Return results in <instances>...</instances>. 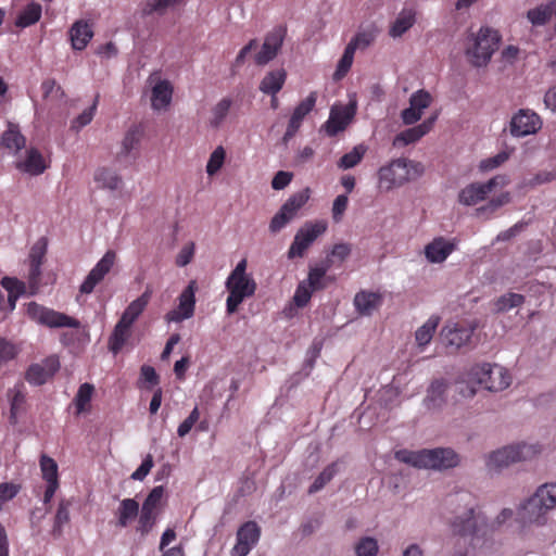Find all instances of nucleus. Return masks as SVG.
<instances>
[{
  "label": "nucleus",
  "instance_id": "1",
  "mask_svg": "<svg viewBox=\"0 0 556 556\" xmlns=\"http://www.w3.org/2000/svg\"><path fill=\"white\" fill-rule=\"evenodd\" d=\"M455 506V516L450 521L454 535L468 539L476 545L480 539L511 520L516 515L510 508H503L495 518L489 519L486 511L479 506L468 492L456 494L450 501Z\"/></svg>",
  "mask_w": 556,
  "mask_h": 556
},
{
  "label": "nucleus",
  "instance_id": "2",
  "mask_svg": "<svg viewBox=\"0 0 556 556\" xmlns=\"http://www.w3.org/2000/svg\"><path fill=\"white\" fill-rule=\"evenodd\" d=\"M511 381L510 372L502 365L481 363L470 367L465 384H460L458 390L464 396L471 397L477 392L475 386L490 392H501L507 389Z\"/></svg>",
  "mask_w": 556,
  "mask_h": 556
},
{
  "label": "nucleus",
  "instance_id": "3",
  "mask_svg": "<svg viewBox=\"0 0 556 556\" xmlns=\"http://www.w3.org/2000/svg\"><path fill=\"white\" fill-rule=\"evenodd\" d=\"M247 268L248 261L242 258L226 279V311L229 315L236 313L245 299L255 294L257 285L252 275L247 273Z\"/></svg>",
  "mask_w": 556,
  "mask_h": 556
},
{
  "label": "nucleus",
  "instance_id": "4",
  "mask_svg": "<svg viewBox=\"0 0 556 556\" xmlns=\"http://www.w3.org/2000/svg\"><path fill=\"white\" fill-rule=\"evenodd\" d=\"M422 170L420 163L406 159L394 160L379 169L378 186L381 190L390 191L418 178Z\"/></svg>",
  "mask_w": 556,
  "mask_h": 556
},
{
  "label": "nucleus",
  "instance_id": "5",
  "mask_svg": "<svg viewBox=\"0 0 556 556\" xmlns=\"http://www.w3.org/2000/svg\"><path fill=\"white\" fill-rule=\"evenodd\" d=\"M146 84L151 110L156 113L169 111L174 97L173 81L155 71L148 76Z\"/></svg>",
  "mask_w": 556,
  "mask_h": 556
},
{
  "label": "nucleus",
  "instance_id": "6",
  "mask_svg": "<svg viewBox=\"0 0 556 556\" xmlns=\"http://www.w3.org/2000/svg\"><path fill=\"white\" fill-rule=\"evenodd\" d=\"M328 224L325 220L305 223L294 236V239L288 250V258L293 260L302 257L313 242L326 232Z\"/></svg>",
  "mask_w": 556,
  "mask_h": 556
},
{
  "label": "nucleus",
  "instance_id": "7",
  "mask_svg": "<svg viewBox=\"0 0 556 556\" xmlns=\"http://www.w3.org/2000/svg\"><path fill=\"white\" fill-rule=\"evenodd\" d=\"M508 184L504 175H497L485 182H471L458 192V202L465 206H473L486 199L496 188H503Z\"/></svg>",
  "mask_w": 556,
  "mask_h": 556
},
{
  "label": "nucleus",
  "instance_id": "8",
  "mask_svg": "<svg viewBox=\"0 0 556 556\" xmlns=\"http://www.w3.org/2000/svg\"><path fill=\"white\" fill-rule=\"evenodd\" d=\"M27 315L34 321L45 325L50 328H79L80 323L64 313L41 306L36 302H30L27 305Z\"/></svg>",
  "mask_w": 556,
  "mask_h": 556
},
{
  "label": "nucleus",
  "instance_id": "9",
  "mask_svg": "<svg viewBox=\"0 0 556 556\" xmlns=\"http://www.w3.org/2000/svg\"><path fill=\"white\" fill-rule=\"evenodd\" d=\"M281 42V37H254L240 51L238 60L250 55L257 64H266L276 56Z\"/></svg>",
  "mask_w": 556,
  "mask_h": 556
},
{
  "label": "nucleus",
  "instance_id": "10",
  "mask_svg": "<svg viewBox=\"0 0 556 556\" xmlns=\"http://www.w3.org/2000/svg\"><path fill=\"white\" fill-rule=\"evenodd\" d=\"M500 37H467L466 56L477 67L485 66L498 47Z\"/></svg>",
  "mask_w": 556,
  "mask_h": 556
},
{
  "label": "nucleus",
  "instance_id": "11",
  "mask_svg": "<svg viewBox=\"0 0 556 556\" xmlns=\"http://www.w3.org/2000/svg\"><path fill=\"white\" fill-rule=\"evenodd\" d=\"M542 125L538 113L530 109H520L510 118L509 132L513 137L521 138L536 134Z\"/></svg>",
  "mask_w": 556,
  "mask_h": 556
},
{
  "label": "nucleus",
  "instance_id": "12",
  "mask_svg": "<svg viewBox=\"0 0 556 556\" xmlns=\"http://www.w3.org/2000/svg\"><path fill=\"white\" fill-rule=\"evenodd\" d=\"M197 289V282L191 280L179 294L177 307L165 314L164 318L167 323L178 324L186 319H190L194 315Z\"/></svg>",
  "mask_w": 556,
  "mask_h": 556
},
{
  "label": "nucleus",
  "instance_id": "13",
  "mask_svg": "<svg viewBox=\"0 0 556 556\" xmlns=\"http://www.w3.org/2000/svg\"><path fill=\"white\" fill-rule=\"evenodd\" d=\"M547 515L546 509L531 495L518 505L515 519L523 528L528 526L543 527L547 523Z\"/></svg>",
  "mask_w": 556,
  "mask_h": 556
},
{
  "label": "nucleus",
  "instance_id": "14",
  "mask_svg": "<svg viewBox=\"0 0 556 556\" xmlns=\"http://www.w3.org/2000/svg\"><path fill=\"white\" fill-rule=\"evenodd\" d=\"M116 262V253L112 250L105 252V254L97 262L85 280L79 287L80 293L90 294L94 288L104 279V277L111 271Z\"/></svg>",
  "mask_w": 556,
  "mask_h": 556
},
{
  "label": "nucleus",
  "instance_id": "15",
  "mask_svg": "<svg viewBox=\"0 0 556 556\" xmlns=\"http://www.w3.org/2000/svg\"><path fill=\"white\" fill-rule=\"evenodd\" d=\"M475 329L472 324L450 321L442 328L440 337L444 345L458 350L470 341Z\"/></svg>",
  "mask_w": 556,
  "mask_h": 556
},
{
  "label": "nucleus",
  "instance_id": "16",
  "mask_svg": "<svg viewBox=\"0 0 556 556\" xmlns=\"http://www.w3.org/2000/svg\"><path fill=\"white\" fill-rule=\"evenodd\" d=\"M261 528L255 521L244 522L236 533V544L230 551L231 556H247L257 544Z\"/></svg>",
  "mask_w": 556,
  "mask_h": 556
},
{
  "label": "nucleus",
  "instance_id": "17",
  "mask_svg": "<svg viewBox=\"0 0 556 556\" xmlns=\"http://www.w3.org/2000/svg\"><path fill=\"white\" fill-rule=\"evenodd\" d=\"M432 94L419 89L409 97V105L401 112V119L405 125H414L421 119L425 111L432 104Z\"/></svg>",
  "mask_w": 556,
  "mask_h": 556
},
{
  "label": "nucleus",
  "instance_id": "18",
  "mask_svg": "<svg viewBox=\"0 0 556 556\" xmlns=\"http://www.w3.org/2000/svg\"><path fill=\"white\" fill-rule=\"evenodd\" d=\"M60 369V361L55 355H51L40 363L31 364L26 374L25 379L34 386H41L51 379Z\"/></svg>",
  "mask_w": 556,
  "mask_h": 556
},
{
  "label": "nucleus",
  "instance_id": "19",
  "mask_svg": "<svg viewBox=\"0 0 556 556\" xmlns=\"http://www.w3.org/2000/svg\"><path fill=\"white\" fill-rule=\"evenodd\" d=\"M14 166L23 174L39 176L49 167V162L38 149L29 148L23 155L17 156Z\"/></svg>",
  "mask_w": 556,
  "mask_h": 556
},
{
  "label": "nucleus",
  "instance_id": "20",
  "mask_svg": "<svg viewBox=\"0 0 556 556\" xmlns=\"http://www.w3.org/2000/svg\"><path fill=\"white\" fill-rule=\"evenodd\" d=\"M438 116L439 114L434 113L428 118H426L422 123L397 134L392 141L393 147L403 148L419 141L424 136H426L432 130L438 119Z\"/></svg>",
  "mask_w": 556,
  "mask_h": 556
},
{
  "label": "nucleus",
  "instance_id": "21",
  "mask_svg": "<svg viewBox=\"0 0 556 556\" xmlns=\"http://www.w3.org/2000/svg\"><path fill=\"white\" fill-rule=\"evenodd\" d=\"M356 112L355 103L348 105H333L330 110L329 118L325 124L326 132L334 136L344 130L351 123Z\"/></svg>",
  "mask_w": 556,
  "mask_h": 556
},
{
  "label": "nucleus",
  "instance_id": "22",
  "mask_svg": "<svg viewBox=\"0 0 556 556\" xmlns=\"http://www.w3.org/2000/svg\"><path fill=\"white\" fill-rule=\"evenodd\" d=\"M457 242L453 239L437 237L424 248L426 260L431 264H441L456 250Z\"/></svg>",
  "mask_w": 556,
  "mask_h": 556
},
{
  "label": "nucleus",
  "instance_id": "23",
  "mask_svg": "<svg viewBox=\"0 0 556 556\" xmlns=\"http://www.w3.org/2000/svg\"><path fill=\"white\" fill-rule=\"evenodd\" d=\"M427 469L444 470L456 467L460 458L458 454L450 447L426 448Z\"/></svg>",
  "mask_w": 556,
  "mask_h": 556
},
{
  "label": "nucleus",
  "instance_id": "24",
  "mask_svg": "<svg viewBox=\"0 0 556 556\" xmlns=\"http://www.w3.org/2000/svg\"><path fill=\"white\" fill-rule=\"evenodd\" d=\"M371 37H355L345 48L333 74L336 80L342 79L353 64L354 53L357 49H366L371 45Z\"/></svg>",
  "mask_w": 556,
  "mask_h": 556
},
{
  "label": "nucleus",
  "instance_id": "25",
  "mask_svg": "<svg viewBox=\"0 0 556 556\" xmlns=\"http://www.w3.org/2000/svg\"><path fill=\"white\" fill-rule=\"evenodd\" d=\"M316 100H317V92L312 91L303 101H301L296 105V108L294 109V111L290 117V121H289V124H288V127H287V130H286V134L283 137L285 140H288L295 135V132L300 128L304 117L314 109Z\"/></svg>",
  "mask_w": 556,
  "mask_h": 556
},
{
  "label": "nucleus",
  "instance_id": "26",
  "mask_svg": "<svg viewBox=\"0 0 556 556\" xmlns=\"http://www.w3.org/2000/svg\"><path fill=\"white\" fill-rule=\"evenodd\" d=\"M139 515V503L134 498H124L114 511L117 528L129 527Z\"/></svg>",
  "mask_w": 556,
  "mask_h": 556
},
{
  "label": "nucleus",
  "instance_id": "27",
  "mask_svg": "<svg viewBox=\"0 0 556 556\" xmlns=\"http://www.w3.org/2000/svg\"><path fill=\"white\" fill-rule=\"evenodd\" d=\"M152 293H153L152 288L150 286H148L140 296L132 300L127 305V307L124 309L119 319H122L123 321H125L127 324L134 325L135 321L140 317V315L147 308V306L151 300Z\"/></svg>",
  "mask_w": 556,
  "mask_h": 556
},
{
  "label": "nucleus",
  "instance_id": "28",
  "mask_svg": "<svg viewBox=\"0 0 556 556\" xmlns=\"http://www.w3.org/2000/svg\"><path fill=\"white\" fill-rule=\"evenodd\" d=\"M517 463L511 444L491 452L485 458V466L489 471H500Z\"/></svg>",
  "mask_w": 556,
  "mask_h": 556
},
{
  "label": "nucleus",
  "instance_id": "29",
  "mask_svg": "<svg viewBox=\"0 0 556 556\" xmlns=\"http://www.w3.org/2000/svg\"><path fill=\"white\" fill-rule=\"evenodd\" d=\"M382 305V295L378 292L361 291L354 296V306L363 316H370Z\"/></svg>",
  "mask_w": 556,
  "mask_h": 556
},
{
  "label": "nucleus",
  "instance_id": "30",
  "mask_svg": "<svg viewBox=\"0 0 556 556\" xmlns=\"http://www.w3.org/2000/svg\"><path fill=\"white\" fill-rule=\"evenodd\" d=\"M93 180L101 189L117 191L123 186L122 176L113 168L99 167L93 175Z\"/></svg>",
  "mask_w": 556,
  "mask_h": 556
},
{
  "label": "nucleus",
  "instance_id": "31",
  "mask_svg": "<svg viewBox=\"0 0 556 556\" xmlns=\"http://www.w3.org/2000/svg\"><path fill=\"white\" fill-rule=\"evenodd\" d=\"M233 105V100L230 97H224L217 101L210 111L207 119L208 126L214 129H218L226 122L230 110Z\"/></svg>",
  "mask_w": 556,
  "mask_h": 556
},
{
  "label": "nucleus",
  "instance_id": "32",
  "mask_svg": "<svg viewBox=\"0 0 556 556\" xmlns=\"http://www.w3.org/2000/svg\"><path fill=\"white\" fill-rule=\"evenodd\" d=\"M1 146L14 155L25 148L26 138L20 131L17 125L12 123L8 124V128L1 137Z\"/></svg>",
  "mask_w": 556,
  "mask_h": 556
},
{
  "label": "nucleus",
  "instance_id": "33",
  "mask_svg": "<svg viewBox=\"0 0 556 556\" xmlns=\"http://www.w3.org/2000/svg\"><path fill=\"white\" fill-rule=\"evenodd\" d=\"M131 327L132 325L127 324L122 319L116 323L109 338V349L113 354L116 355L128 341L131 336Z\"/></svg>",
  "mask_w": 556,
  "mask_h": 556
},
{
  "label": "nucleus",
  "instance_id": "34",
  "mask_svg": "<svg viewBox=\"0 0 556 556\" xmlns=\"http://www.w3.org/2000/svg\"><path fill=\"white\" fill-rule=\"evenodd\" d=\"M287 74L279 68L265 75L260 84V90L266 94L276 96L285 85Z\"/></svg>",
  "mask_w": 556,
  "mask_h": 556
},
{
  "label": "nucleus",
  "instance_id": "35",
  "mask_svg": "<svg viewBox=\"0 0 556 556\" xmlns=\"http://www.w3.org/2000/svg\"><path fill=\"white\" fill-rule=\"evenodd\" d=\"M532 495L547 513L556 509V482L541 484Z\"/></svg>",
  "mask_w": 556,
  "mask_h": 556
},
{
  "label": "nucleus",
  "instance_id": "36",
  "mask_svg": "<svg viewBox=\"0 0 556 556\" xmlns=\"http://www.w3.org/2000/svg\"><path fill=\"white\" fill-rule=\"evenodd\" d=\"M511 447L517 463L532 460L542 453V445L535 442H517Z\"/></svg>",
  "mask_w": 556,
  "mask_h": 556
},
{
  "label": "nucleus",
  "instance_id": "37",
  "mask_svg": "<svg viewBox=\"0 0 556 556\" xmlns=\"http://www.w3.org/2000/svg\"><path fill=\"white\" fill-rule=\"evenodd\" d=\"M394 457L399 462L412 467L427 469L426 448L420 451L399 450L395 452Z\"/></svg>",
  "mask_w": 556,
  "mask_h": 556
},
{
  "label": "nucleus",
  "instance_id": "38",
  "mask_svg": "<svg viewBox=\"0 0 556 556\" xmlns=\"http://www.w3.org/2000/svg\"><path fill=\"white\" fill-rule=\"evenodd\" d=\"M439 324L440 317L432 315L416 330L415 340L419 348H424L430 343Z\"/></svg>",
  "mask_w": 556,
  "mask_h": 556
},
{
  "label": "nucleus",
  "instance_id": "39",
  "mask_svg": "<svg viewBox=\"0 0 556 556\" xmlns=\"http://www.w3.org/2000/svg\"><path fill=\"white\" fill-rule=\"evenodd\" d=\"M553 15L556 16V10H554L551 1L540 4L527 12L528 20L534 26L547 24Z\"/></svg>",
  "mask_w": 556,
  "mask_h": 556
},
{
  "label": "nucleus",
  "instance_id": "40",
  "mask_svg": "<svg viewBox=\"0 0 556 556\" xmlns=\"http://www.w3.org/2000/svg\"><path fill=\"white\" fill-rule=\"evenodd\" d=\"M227 157L226 149L217 146L210 154L205 165V173L210 178L215 177L224 167Z\"/></svg>",
  "mask_w": 556,
  "mask_h": 556
},
{
  "label": "nucleus",
  "instance_id": "41",
  "mask_svg": "<svg viewBox=\"0 0 556 556\" xmlns=\"http://www.w3.org/2000/svg\"><path fill=\"white\" fill-rule=\"evenodd\" d=\"M41 16V5L38 3L28 4L23 11L20 12L15 20L17 27H27L39 21Z\"/></svg>",
  "mask_w": 556,
  "mask_h": 556
},
{
  "label": "nucleus",
  "instance_id": "42",
  "mask_svg": "<svg viewBox=\"0 0 556 556\" xmlns=\"http://www.w3.org/2000/svg\"><path fill=\"white\" fill-rule=\"evenodd\" d=\"M93 393L94 387L91 383L85 382L79 387L74 399L76 413L78 415L89 410V404Z\"/></svg>",
  "mask_w": 556,
  "mask_h": 556
},
{
  "label": "nucleus",
  "instance_id": "43",
  "mask_svg": "<svg viewBox=\"0 0 556 556\" xmlns=\"http://www.w3.org/2000/svg\"><path fill=\"white\" fill-rule=\"evenodd\" d=\"M39 465L42 479L47 482V484L59 483V467L53 458L47 455H42L40 457Z\"/></svg>",
  "mask_w": 556,
  "mask_h": 556
},
{
  "label": "nucleus",
  "instance_id": "44",
  "mask_svg": "<svg viewBox=\"0 0 556 556\" xmlns=\"http://www.w3.org/2000/svg\"><path fill=\"white\" fill-rule=\"evenodd\" d=\"M554 180H556V167L555 166L549 167V168H544V169L540 170L539 173H536L535 175H533L532 177L523 179L521 185L525 188H535L538 186L552 182Z\"/></svg>",
  "mask_w": 556,
  "mask_h": 556
},
{
  "label": "nucleus",
  "instance_id": "45",
  "mask_svg": "<svg viewBox=\"0 0 556 556\" xmlns=\"http://www.w3.org/2000/svg\"><path fill=\"white\" fill-rule=\"evenodd\" d=\"M159 517V513L151 510L149 508L141 507V510L139 509L138 515V525H137V531L141 534L149 533L154 525L156 523Z\"/></svg>",
  "mask_w": 556,
  "mask_h": 556
},
{
  "label": "nucleus",
  "instance_id": "46",
  "mask_svg": "<svg viewBox=\"0 0 556 556\" xmlns=\"http://www.w3.org/2000/svg\"><path fill=\"white\" fill-rule=\"evenodd\" d=\"M356 556H377L379 553V544L375 538L363 536L354 545Z\"/></svg>",
  "mask_w": 556,
  "mask_h": 556
},
{
  "label": "nucleus",
  "instance_id": "47",
  "mask_svg": "<svg viewBox=\"0 0 556 556\" xmlns=\"http://www.w3.org/2000/svg\"><path fill=\"white\" fill-rule=\"evenodd\" d=\"M367 148L364 144H358L349 153H345L339 161L338 166L342 169H349L356 166L364 157Z\"/></svg>",
  "mask_w": 556,
  "mask_h": 556
},
{
  "label": "nucleus",
  "instance_id": "48",
  "mask_svg": "<svg viewBox=\"0 0 556 556\" xmlns=\"http://www.w3.org/2000/svg\"><path fill=\"white\" fill-rule=\"evenodd\" d=\"M525 302V296L518 293H507L500 296L494 305L496 312L503 313L507 312L514 307H518Z\"/></svg>",
  "mask_w": 556,
  "mask_h": 556
},
{
  "label": "nucleus",
  "instance_id": "49",
  "mask_svg": "<svg viewBox=\"0 0 556 556\" xmlns=\"http://www.w3.org/2000/svg\"><path fill=\"white\" fill-rule=\"evenodd\" d=\"M415 23V14L412 11H403L393 23L390 35H403Z\"/></svg>",
  "mask_w": 556,
  "mask_h": 556
},
{
  "label": "nucleus",
  "instance_id": "50",
  "mask_svg": "<svg viewBox=\"0 0 556 556\" xmlns=\"http://www.w3.org/2000/svg\"><path fill=\"white\" fill-rule=\"evenodd\" d=\"M338 472V465L337 463H332L329 466H327L319 476L315 479L313 484L309 486L308 492L315 493L321 490L328 482L332 480V478Z\"/></svg>",
  "mask_w": 556,
  "mask_h": 556
},
{
  "label": "nucleus",
  "instance_id": "51",
  "mask_svg": "<svg viewBox=\"0 0 556 556\" xmlns=\"http://www.w3.org/2000/svg\"><path fill=\"white\" fill-rule=\"evenodd\" d=\"M510 194L509 192H503L494 198H492L485 205L479 207L477 210L478 215L489 216L493 214L496 210L502 207L503 205L509 203Z\"/></svg>",
  "mask_w": 556,
  "mask_h": 556
},
{
  "label": "nucleus",
  "instance_id": "52",
  "mask_svg": "<svg viewBox=\"0 0 556 556\" xmlns=\"http://www.w3.org/2000/svg\"><path fill=\"white\" fill-rule=\"evenodd\" d=\"M8 397L11 405V417L16 418V415L21 410L24 401H25V394L23 391L22 384H16L8 392Z\"/></svg>",
  "mask_w": 556,
  "mask_h": 556
},
{
  "label": "nucleus",
  "instance_id": "53",
  "mask_svg": "<svg viewBox=\"0 0 556 556\" xmlns=\"http://www.w3.org/2000/svg\"><path fill=\"white\" fill-rule=\"evenodd\" d=\"M510 156L509 151H501L497 154L490 156L488 159H484L479 164V169L481 172H490L493 170L501 165H503Z\"/></svg>",
  "mask_w": 556,
  "mask_h": 556
},
{
  "label": "nucleus",
  "instance_id": "54",
  "mask_svg": "<svg viewBox=\"0 0 556 556\" xmlns=\"http://www.w3.org/2000/svg\"><path fill=\"white\" fill-rule=\"evenodd\" d=\"M314 290L307 285L306 281H301L293 294L292 301L296 307H304L308 304Z\"/></svg>",
  "mask_w": 556,
  "mask_h": 556
},
{
  "label": "nucleus",
  "instance_id": "55",
  "mask_svg": "<svg viewBox=\"0 0 556 556\" xmlns=\"http://www.w3.org/2000/svg\"><path fill=\"white\" fill-rule=\"evenodd\" d=\"M164 486L159 485L152 489L147 498L144 500L142 507L157 511L160 514L162 500L164 496Z\"/></svg>",
  "mask_w": 556,
  "mask_h": 556
},
{
  "label": "nucleus",
  "instance_id": "56",
  "mask_svg": "<svg viewBox=\"0 0 556 556\" xmlns=\"http://www.w3.org/2000/svg\"><path fill=\"white\" fill-rule=\"evenodd\" d=\"M328 268V265L311 267L307 279L305 281L314 291L324 288L323 280Z\"/></svg>",
  "mask_w": 556,
  "mask_h": 556
},
{
  "label": "nucleus",
  "instance_id": "57",
  "mask_svg": "<svg viewBox=\"0 0 556 556\" xmlns=\"http://www.w3.org/2000/svg\"><path fill=\"white\" fill-rule=\"evenodd\" d=\"M43 98L51 100H62L65 98V92L54 79H46L41 84Z\"/></svg>",
  "mask_w": 556,
  "mask_h": 556
},
{
  "label": "nucleus",
  "instance_id": "58",
  "mask_svg": "<svg viewBox=\"0 0 556 556\" xmlns=\"http://www.w3.org/2000/svg\"><path fill=\"white\" fill-rule=\"evenodd\" d=\"M99 96L94 98V101L92 105L88 109H86L81 114H79L73 122H72V128L75 130H80L83 127L87 126L91 123L97 105H98Z\"/></svg>",
  "mask_w": 556,
  "mask_h": 556
},
{
  "label": "nucleus",
  "instance_id": "59",
  "mask_svg": "<svg viewBox=\"0 0 556 556\" xmlns=\"http://www.w3.org/2000/svg\"><path fill=\"white\" fill-rule=\"evenodd\" d=\"M21 491V485L14 482L0 483V510L4 505L13 500Z\"/></svg>",
  "mask_w": 556,
  "mask_h": 556
},
{
  "label": "nucleus",
  "instance_id": "60",
  "mask_svg": "<svg viewBox=\"0 0 556 556\" xmlns=\"http://www.w3.org/2000/svg\"><path fill=\"white\" fill-rule=\"evenodd\" d=\"M70 506L68 501L62 500L59 503L55 518H54V531L61 532L64 525L70 521Z\"/></svg>",
  "mask_w": 556,
  "mask_h": 556
},
{
  "label": "nucleus",
  "instance_id": "61",
  "mask_svg": "<svg viewBox=\"0 0 556 556\" xmlns=\"http://www.w3.org/2000/svg\"><path fill=\"white\" fill-rule=\"evenodd\" d=\"M349 206V198L346 194H339L336 197L331 207V216L334 223H340Z\"/></svg>",
  "mask_w": 556,
  "mask_h": 556
},
{
  "label": "nucleus",
  "instance_id": "62",
  "mask_svg": "<svg viewBox=\"0 0 556 556\" xmlns=\"http://www.w3.org/2000/svg\"><path fill=\"white\" fill-rule=\"evenodd\" d=\"M182 0H149L143 9L146 14L163 13L167 8L180 3Z\"/></svg>",
  "mask_w": 556,
  "mask_h": 556
},
{
  "label": "nucleus",
  "instance_id": "63",
  "mask_svg": "<svg viewBox=\"0 0 556 556\" xmlns=\"http://www.w3.org/2000/svg\"><path fill=\"white\" fill-rule=\"evenodd\" d=\"M1 286L9 292V294L23 295L26 292V286L23 281L12 278L4 277L1 280Z\"/></svg>",
  "mask_w": 556,
  "mask_h": 556
},
{
  "label": "nucleus",
  "instance_id": "64",
  "mask_svg": "<svg viewBox=\"0 0 556 556\" xmlns=\"http://www.w3.org/2000/svg\"><path fill=\"white\" fill-rule=\"evenodd\" d=\"M311 190L305 188L294 194H292L285 203L289 206L295 208V211H300L309 200Z\"/></svg>",
  "mask_w": 556,
  "mask_h": 556
}]
</instances>
